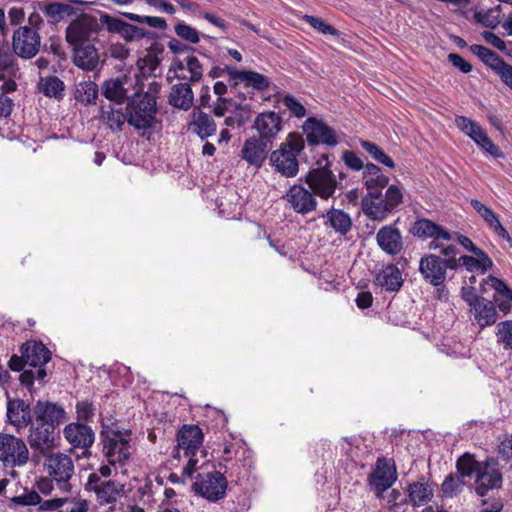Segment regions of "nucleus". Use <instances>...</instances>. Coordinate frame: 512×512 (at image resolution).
I'll list each match as a JSON object with an SVG mask.
<instances>
[{"label": "nucleus", "mask_w": 512, "mask_h": 512, "mask_svg": "<svg viewBox=\"0 0 512 512\" xmlns=\"http://www.w3.org/2000/svg\"><path fill=\"white\" fill-rule=\"evenodd\" d=\"M363 183L369 192L377 193V191L381 190L388 184V177L385 176L381 169L373 164H366L363 171Z\"/></svg>", "instance_id": "33"}, {"label": "nucleus", "mask_w": 512, "mask_h": 512, "mask_svg": "<svg viewBox=\"0 0 512 512\" xmlns=\"http://www.w3.org/2000/svg\"><path fill=\"white\" fill-rule=\"evenodd\" d=\"M485 284L495 290L496 295L494 297H502L506 294L512 297V289L501 279L489 275L485 280Z\"/></svg>", "instance_id": "56"}, {"label": "nucleus", "mask_w": 512, "mask_h": 512, "mask_svg": "<svg viewBox=\"0 0 512 512\" xmlns=\"http://www.w3.org/2000/svg\"><path fill=\"white\" fill-rule=\"evenodd\" d=\"M375 283L387 291L395 292L402 287V274L396 265L389 264L378 272Z\"/></svg>", "instance_id": "31"}, {"label": "nucleus", "mask_w": 512, "mask_h": 512, "mask_svg": "<svg viewBox=\"0 0 512 512\" xmlns=\"http://www.w3.org/2000/svg\"><path fill=\"white\" fill-rule=\"evenodd\" d=\"M88 486L95 492L100 504L114 503L125 493L123 484L112 480L100 481L95 474L89 477Z\"/></svg>", "instance_id": "18"}, {"label": "nucleus", "mask_w": 512, "mask_h": 512, "mask_svg": "<svg viewBox=\"0 0 512 512\" xmlns=\"http://www.w3.org/2000/svg\"><path fill=\"white\" fill-rule=\"evenodd\" d=\"M102 437L103 451L109 465L123 466L131 456V433L110 429L103 432Z\"/></svg>", "instance_id": "7"}, {"label": "nucleus", "mask_w": 512, "mask_h": 512, "mask_svg": "<svg viewBox=\"0 0 512 512\" xmlns=\"http://www.w3.org/2000/svg\"><path fill=\"white\" fill-rule=\"evenodd\" d=\"M322 160L327 161L328 156L323 154L317 164L322 165ZM304 180L313 194L324 200L333 198L337 189L341 188V182L327 165L310 170Z\"/></svg>", "instance_id": "6"}, {"label": "nucleus", "mask_w": 512, "mask_h": 512, "mask_svg": "<svg viewBox=\"0 0 512 512\" xmlns=\"http://www.w3.org/2000/svg\"><path fill=\"white\" fill-rule=\"evenodd\" d=\"M174 30L177 36L187 42L196 44L200 40L198 31L184 22L177 23Z\"/></svg>", "instance_id": "51"}, {"label": "nucleus", "mask_w": 512, "mask_h": 512, "mask_svg": "<svg viewBox=\"0 0 512 512\" xmlns=\"http://www.w3.org/2000/svg\"><path fill=\"white\" fill-rule=\"evenodd\" d=\"M93 405L88 401L78 402L76 405L77 416L81 420H88L93 416Z\"/></svg>", "instance_id": "61"}, {"label": "nucleus", "mask_w": 512, "mask_h": 512, "mask_svg": "<svg viewBox=\"0 0 512 512\" xmlns=\"http://www.w3.org/2000/svg\"><path fill=\"white\" fill-rule=\"evenodd\" d=\"M464 485L465 482L461 476L449 474L441 484L442 496L445 498H453L462 492Z\"/></svg>", "instance_id": "43"}, {"label": "nucleus", "mask_w": 512, "mask_h": 512, "mask_svg": "<svg viewBox=\"0 0 512 512\" xmlns=\"http://www.w3.org/2000/svg\"><path fill=\"white\" fill-rule=\"evenodd\" d=\"M412 233L422 239H431L428 248L439 250L445 257H454L457 253L455 244L451 243L453 235L429 219L417 220L412 227Z\"/></svg>", "instance_id": "3"}, {"label": "nucleus", "mask_w": 512, "mask_h": 512, "mask_svg": "<svg viewBox=\"0 0 512 512\" xmlns=\"http://www.w3.org/2000/svg\"><path fill=\"white\" fill-rule=\"evenodd\" d=\"M253 128L257 131L258 138L270 144L282 130V118L273 111L262 112L255 118Z\"/></svg>", "instance_id": "22"}, {"label": "nucleus", "mask_w": 512, "mask_h": 512, "mask_svg": "<svg viewBox=\"0 0 512 512\" xmlns=\"http://www.w3.org/2000/svg\"><path fill=\"white\" fill-rule=\"evenodd\" d=\"M74 51V63L83 70H94L99 62V54L92 44H85L78 47H72Z\"/></svg>", "instance_id": "32"}, {"label": "nucleus", "mask_w": 512, "mask_h": 512, "mask_svg": "<svg viewBox=\"0 0 512 512\" xmlns=\"http://www.w3.org/2000/svg\"><path fill=\"white\" fill-rule=\"evenodd\" d=\"M0 461L5 467H22L29 461L25 441L17 436L0 433Z\"/></svg>", "instance_id": "8"}, {"label": "nucleus", "mask_w": 512, "mask_h": 512, "mask_svg": "<svg viewBox=\"0 0 512 512\" xmlns=\"http://www.w3.org/2000/svg\"><path fill=\"white\" fill-rule=\"evenodd\" d=\"M216 128V123L209 114L201 110H194L191 113L189 129L202 140L215 134Z\"/></svg>", "instance_id": "28"}, {"label": "nucleus", "mask_w": 512, "mask_h": 512, "mask_svg": "<svg viewBox=\"0 0 512 512\" xmlns=\"http://www.w3.org/2000/svg\"><path fill=\"white\" fill-rule=\"evenodd\" d=\"M63 435L72 447L83 449L82 455L84 456L88 454V449L95 438L91 427L80 423L68 424L63 430Z\"/></svg>", "instance_id": "21"}, {"label": "nucleus", "mask_w": 512, "mask_h": 512, "mask_svg": "<svg viewBox=\"0 0 512 512\" xmlns=\"http://www.w3.org/2000/svg\"><path fill=\"white\" fill-rule=\"evenodd\" d=\"M305 141L300 134L290 133L278 149L270 154V164L276 172L286 178L295 177L299 171L298 155L303 151Z\"/></svg>", "instance_id": "2"}, {"label": "nucleus", "mask_w": 512, "mask_h": 512, "mask_svg": "<svg viewBox=\"0 0 512 512\" xmlns=\"http://www.w3.org/2000/svg\"><path fill=\"white\" fill-rule=\"evenodd\" d=\"M127 122L135 129H148L153 126L157 113L156 99L148 93H135L128 99Z\"/></svg>", "instance_id": "5"}, {"label": "nucleus", "mask_w": 512, "mask_h": 512, "mask_svg": "<svg viewBox=\"0 0 512 512\" xmlns=\"http://www.w3.org/2000/svg\"><path fill=\"white\" fill-rule=\"evenodd\" d=\"M396 480L394 474L388 470H378L375 475L376 486L382 488L383 490L392 486L394 481Z\"/></svg>", "instance_id": "58"}, {"label": "nucleus", "mask_w": 512, "mask_h": 512, "mask_svg": "<svg viewBox=\"0 0 512 512\" xmlns=\"http://www.w3.org/2000/svg\"><path fill=\"white\" fill-rule=\"evenodd\" d=\"M171 106L188 111L194 104V94L188 83L175 84L168 97Z\"/></svg>", "instance_id": "30"}, {"label": "nucleus", "mask_w": 512, "mask_h": 512, "mask_svg": "<svg viewBox=\"0 0 512 512\" xmlns=\"http://www.w3.org/2000/svg\"><path fill=\"white\" fill-rule=\"evenodd\" d=\"M268 150L269 143L257 136H252L243 143L241 158L250 166L260 168L267 158Z\"/></svg>", "instance_id": "24"}, {"label": "nucleus", "mask_w": 512, "mask_h": 512, "mask_svg": "<svg viewBox=\"0 0 512 512\" xmlns=\"http://www.w3.org/2000/svg\"><path fill=\"white\" fill-rule=\"evenodd\" d=\"M364 214L372 220L382 221L392 211L380 193L369 192L362 201Z\"/></svg>", "instance_id": "26"}, {"label": "nucleus", "mask_w": 512, "mask_h": 512, "mask_svg": "<svg viewBox=\"0 0 512 512\" xmlns=\"http://www.w3.org/2000/svg\"><path fill=\"white\" fill-rule=\"evenodd\" d=\"M303 131L311 145L325 144L334 147L338 144L335 130L315 117H309L304 122Z\"/></svg>", "instance_id": "15"}, {"label": "nucleus", "mask_w": 512, "mask_h": 512, "mask_svg": "<svg viewBox=\"0 0 512 512\" xmlns=\"http://www.w3.org/2000/svg\"><path fill=\"white\" fill-rule=\"evenodd\" d=\"M282 103L293 116L297 118H303L306 115L305 107L292 95H285L282 99Z\"/></svg>", "instance_id": "57"}, {"label": "nucleus", "mask_w": 512, "mask_h": 512, "mask_svg": "<svg viewBox=\"0 0 512 512\" xmlns=\"http://www.w3.org/2000/svg\"><path fill=\"white\" fill-rule=\"evenodd\" d=\"M6 416L7 422L14 426L17 431L28 427L32 423L31 408L28 403L22 399H12L8 392Z\"/></svg>", "instance_id": "19"}, {"label": "nucleus", "mask_w": 512, "mask_h": 512, "mask_svg": "<svg viewBox=\"0 0 512 512\" xmlns=\"http://www.w3.org/2000/svg\"><path fill=\"white\" fill-rule=\"evenodd\" d=\"M360 146L365 150L375 161L389 167L394 168V161L376 144L367 141L360 140Z\"/></svg>", "instance_id": "45"}, {"label": "nucleus", "mask_w": 512, "mask_h": 512, "mask_svg": "<svg viewBox=\"0 0 512 512\" xmlns=\"http://www.w3.org/2000/svg\"><path fill=\"white\" fill-rule=\"evenodd\" d=\"M343 160L345 164L352 170L359 171L363 170L366 165H364L363 160L356 155V153L352 151H346L343 154Z\"/></svg>", "instance_id": "59"}, {"label": "nucleus", "mask_w": 512, "mask_h": 512, "mask_svg": "<svg viewBox=\"0 0 512 512\" xmlns=\"http://www.w3.org/2000/svg\"><path fill=\"white\" fill-rule=\"evenodd\" d=\"M150 33L143 28L125 22L120 36L127 42L138 41L149 37Z\"/></svg>", "instance_id": "48"}, {"label": "nucleus", "mask_w": 512, "mask_h": 512, "mask_svg": "<svg viewBox=\"0 0 512 512\" xmlns=\"http://www.w3.org/2000/svg\"><path fill=\"white\" fill-rule=\"evenodd\" d=\"M497 337L506 349H512V321L500 322L497 325Z\"/></svg>", "instance_id": "54"}, {"label": "nucleus", "mask_w": 512, "mask_h": 512, "mask_svg": "<svg viewBox=\"0 0 512 512\" xmlns=\"http://www.w3.org/2000/svg\"><path fill=\"white\" fill-rule=\"evenodd\" d=\"M456 126L470 137L476 145L485 150L494 158H502L503 153L497 145L488 137L484 129L474 120L465 117L457 116L455 118Z\"/></svg>", "instance_id": "12"}, {"label": "nucleus", "mask_w": 512, "mask_h": 512, "mask_svg": "<svg viewBox=\"0 0 512 512\" xmlns=\"http://www.w3.org/2000/svg\"><path fill=\"white\" fill-rule=\"evenodd\" d=\"M474 318L480 327L493 325L497 320V312L493 302L481 299L473 308Z\"/></svg>", "instance_id": "36"}, {"label": "nucleus", "mask_w": 512, "mask_h": 512, "mask_svg": "<svg viewBox=\"0 0 512 512\" xmlns=\"http://www.w3.org/2000/svg\"><path fill=\"white\" fill-rule=\"evenodd\" d=\"M285 197L293 211L298 214L306 215L317 208L318 203L313 192L303 185L295 184L291 186Z\"/></svg>", "instance_id": "16"}, {"label": "nucleus", "mask_w": 512, "mask_h": 512, "mask_svg": "<svg viewBox=\"0 0 512 512\" xmlns=\"http://www.w3.org/2000/svg\"><path fill=\"white\" fill-rule=\"evenodd\" d=\"M470 51L474 55H476L484 64L486 63V61H489V59L495 53L494 51L490 50L489 48H487L483 45H478V44L471 45Z\"/></svg>", "instance_id": "62"}, {"label": "nucleus", "mask_w": 512, "mask_h": 512, "mask_svg": "<svg viewBox=\"0 0 512 512\" xmlns=\"http://www.w3.org/2000/svg\"><path fill=\"white\" fill-rule=\"evenodd\" d=\"M75 99L83 104H92L98 96V86L92 81H83L75 87Z\"/></svg>", "instance_id": "41"}, {"label": "nucleus", "mask_w": 512, "mask_h": 512, "mask_svg": "<svg viewBox=\"0 0 512 512\" xmlns=\"http://www.w3.org/2000/svg\"><path fill=\"white\" fill-rule=\"evenodd\" d=\"M483 466V461H477L474 455L465 453L460 456L456 461V469L463 479L468 477H476L478 472Z\"/></svg>", "instance_id": "40"}, {"label": "nucleus", "mask_w": 512, "mask_h": 512, "mask_svg": "<svg viewBox=\"0 0 512 512\" xmlns=\"http://www.w3.org/2000/svg\"><path fill=\"white\" fill-rule=\"evenodd\" d=\"M203 438V432L197 425H184L178 432V445L174 449L173 457L186 460L183 474L188 477L208 466L206 452L201 449Z\"/></svg>", "instance_id": "1"}, {"label": "nucleus", "mask_w": 512, "mask_h": 512, "mask_svg": "<svg viewBox=\"0 0 512 512\" xmlns=\"http://www.w3.org/2000/svg\"><path fill=\"white\" fill-rule=\"evenodd\" d=\"M503 476L498 462L493 458L483 461V466L474 478V488L477 495L483 497L490 490L500 489Z\"/></svg>", "instance_id": "13"}, {"label": "nucleus", "mask_w": 512, "mask_h": 512, "mask_svg": "<svg viewBox=\"0 0 512 512\" xmlns=\"http://www.w3.org/2000/svg\"><path fill=\"white\" fill-rule=\"evenodd\" d=\"M376 242L390 256L398 255L403 250V237L395 223L381 227L376 234Z\"/></svg>", "instance_id": "20"}, {"label": "nucleus", "mask_w": 512, "mask_h": 512, "mask_svg": "<svg viewBox=\"0 0 512 512\" xmlns=\"http://www.w3.org/2000/svg\"><path fill=\"white\" fill-rule=\"evenodd\" d=\"M100 119L113 132H119L127 121V114L123 113L121 107L111 104L101 108Z\"/></svg>", "instance_id": "35"}, {"label": "nucleus", "mask_w": 512, "mask_h": 512, "mask_svg": "<svg viewBox=\"0 0 512 512\" xmlns=\"http://www.w3.org/2000/svg\"><path fill=\"white\" fill-rule=\"evenodd\" d=\"M45 467L50 476L56 481L60 490L70 492L69 480L74 474V464L70 456L63 453H54L47 457Z\"/></svg>", "instance_id": "11"}, {"label": "nucleus", "mask_w": 512, "mask_h": 512, "mask_svg": "<svg viewBox=\"0 0 512 512\" xmlns=\"http://www.w3.org/2000/svg\"><path fill=\"white\" fill-rule=\"evenodd\" d=\"M471 206L476 210V212L482 217V219L486 222L489 228H493L495 225H498L500 222L498 216L493 212L492 209L482 204L479 200L472 199L470 201Z\"/></svg>", "instance_id": "47"}, {"label": "nucleus", "mask_w": 512, "mask_h": 512, "mask_svg": "<svg viewBox=\"0 0 512 512\" xmlns=\"http://www.w3.org/2000/svg\"><path fill=\"white\" fill-rule=\"evenodd\" d=\"M33 413L35 421L51 425L55 428L66 420L64 408L50 401H37L33 408Z\"/></svg>", "instance_id": "23"}, {"label": "nucleus", "mask_w": 512, "mask_h": 512, "mask_svg": "<svg viewBox=\"0 0 512 512\" xmlns=\"http://www.w3.org/2000/svg\"><path fill=\"white\" fill-rule=\"evenodd\" d=\"M408 501L413 506H423L429 503L434 496V484L421 477L407 487Z\"/></svg>", "instance_id": "25"}, {"label": "nucleus", "mask_w": 512, "mask_h": 512, "mask_svg": "<svg viewBox=\"0 0 512 512\" xmlns=\"http://www.w3.org/2000/svg\"><path fill=\"white\" fill-rule=\"evenodd\" d=\"M101 34V23H98V18L88 13L78 15L65 30L66 41L72 47L96 43Z\"/></svg>", "instance_id": "4"}, {"label": "nucleus", "mask_w": 512, "mask_h": 512, "mask_svg": "<svg viewBox=\"0 0 512 512\" xmlns=\"http://www.w3.org/2000/svg\"><path fill=\"white\" fill-rule=\"evenodd\" d=\"M25 363L31 367H43L51 359L50 351L40 342H27L21 347Z\"/></svg>", "instance_id": "27"}, {"label": "nucleus", "mask_w": 512, "mask_h": 512, "mask_svg": "<svg viewBox=\"0 0 512 512\" xmlns=\"http://www.w3.org/2000/svg\"><path fill=\"white\" fill-rule=\"evenodd\" d=\"M55 427L33 421L30 424L28 442L33 450L42 454L48 453L54 446Z\"/></svg>", "instance_id": "17"}, {"label": "nucleus", "mask_w": 512, "mask_h": 512, "mask_svg": "<svg viewBox=\"0 0 512 512\" xmlns=\"http://www.w3.org/2000/svg\"><path fill=\"white\" fill-rule=\"evenodd\" d=\"M39 7L52 23L62 21L61 2L43 1L39 4Z\"/></svg>", "instance_id": "49"}, {"label": "nucleus", "mask_w": 512, "mask_h": 512, "mask_svg": "<svg viewBox=\"0 0 512 512\" xmlns=\"http://www.w3.org/2000/svg\"><path fill=\"white\" fill-rule=\"evenodd\" d=\"M103 95L117 104H121L126 97V89L121 79H111L103 86Z\"/></svg>", "instance_id": "42"}, {"label": "nucleus", "mask_w": 512, "mask_h": 512, "mask_svg": "<svg viewBox=\"0 0 512 512\" xmlns=\"http://www.w3.org/2000/svg\"><path fill=\"white\" fill-rule=\"evenodd\" d=\"M193 488L196 493L209 501H217L226 494L227 480L219 471H206L198 473Z\"/></svg>", "instance_id": "10"}, {"label": "nucleus", "mask_w": 512, "mask_h": 512, "mask_svg": "<svg viewBox=\"0 0 512 512\" xmlns=\"http://www.w3.org/2000/svg\"><path fill=\"white\" fill-rule=\"evenodd\" d=\"M226 71L231 79L242 82L247 87H253L258 91H264L269 87V80L264 75L254 71H239L235 68L227 67Z\"/></svg>", "instance_id": "29"}, {"label": "nucleus", "mask_w": 512, "mask_h": 512, "mask_svg": "<svg viewBox=\"0 0 512 512\" xmlns=\"http://www.w3.org/2000/svg\"><path fill=\"white\" fill-rule=\"evenodd\" d=\"M323 217L326 218L325 225L341 235L347 234L352 227L351 217L343 210L331 208Z\"/></svg>", "instance_id": "34"}, {"label": "nucleus", "mask_w": 512, "mask_h": 512, "mask_svg": "<svg viewBox=\"0 0 512 512\" xmlns=\"http://www.w3.org/2000/svg\"><path fill=\"white\" fill-rule=\"evenodd\" d=\"M454 257L441 259L435 254L423 256L419 262V272L423 279L434 287L442 286L446 281L447 268L454 267Z\"/></svg>", "instance_id": "9"}, {"label": "nucleus", "mask_w": 512, "mask_h": 512, "mask_svg": "<svg viewBox=\"0 0 512 512\" xmlns=\"http://www.w3.org/2000/svg\"><path fill=\"white\" fill-rule=\"evenodd\" d=\"M176 71L187 70L190 76L179 74L177 77L180 79H189L190 82H198L203 76V68L199 60L195 56H188L185 60H178L174 63Z\"/></svg>", "instance_id": "38"}, {"label": "nucleus", "mask_w": 512, "mask_h": 512, "mask_svg": "<svg viewBox=\"0 0 512 512\" xmlns=\"http://www.w3.org/2000/svg\"><path fill=\"white\" fill-rule=\"evenodd\" d=\"M476 257L463 255L459 258V264L470 272L486 273L493 266L491 258L482 250V255L474 253Z\"/></svg>", "instance_id": "37"}, {"label": "nucleus", "mask_w": 512, "mask_h": 512, "mask_svg": "<svg viewBox=\"0 0 512 512\" xmlns=\"http://www.w3.org/2000/svg\"><path fill=\"white\" fill-rule=\"evenodd\" d=\"M37 87L39 92L46 97L59 100L64 96L65 85L57 76L41 77Z\"/></svg>", "instance_id": "39"}, {"label": "nucleus", "mask_w": 512, "mask_h": 512, "mask_svg": "<svg viewBox=\"0 0 512 512\" xmlns=\"http://www.w3.org/2000/svg\"><path fill=\"white\" fill-rule=\"evenodd\" d=\"M98 23H101L102 30L103 27H105L108 32L120 35L122 28L125 24V21L121 20L120 18L111 16L107 13H101L100 18L98 19Z\"/></svg>", "instance_id": "50"}, {"label": "nucleus", "mask_w": 512, "mask_h": 512, "mask_svg": "<svg viewBox=\"0 0 512 512\" xmlns=\"http://www.w3.org/2000/svg\"><path fill=\"white\" fill-rule=\"evenodd\" d=\"M483 39L493 47L497 48L500 51L506 50V43L498 37L496 34L490 32V31H484L482 33Z\"/></svg>", "instance_id": "63"}, {"label": "nucleus", "mask_w": 512, "mask_h": 512, "mask_svg": "<svg viewBox=\"0 0 512 512\" xmlns=\"http://www.w3.org/2000/svg\"><path fill=\"white\" fill-rule=\"evenodd\" d=\"M12 46L18 56L25 59L33 58L40 49V35L38 31L28 26L19 27L13 33Z\"/></svg>", "instance_id": "14"}, {"label": "nucleus", "mask_w": 512, "mask_h": 512, "mask_svg": "<svg viewBox=\"0 0 512 512\" xmlns=\"http://www.w3.org/2000/svg\"><path fill=\"white\" fill-rule=\"evenodd\" d=\"M361 445L362 440L358 437H345L340 442V447L343 454H345L351 461L354 462L360 460L361 455L364 453Z\"/></svg>", "instance_id": "44"}, {"label": "nucleus", "mask_w": 512, "mask_h": 512, "mask_svg": "<svg viewBox=\"0 0 512 512\" xmlns=\"http://www.w3.org/2000/svg\"><path fill=\"white\" fill-rule=\"evenodd\" d=\"M448 59L452 65L458 68L461 72L469 73L472 71V65L468 63L461 55L450 53L448 55Z\"/></svg>", "instance_id": "60"}, {"label": "nucleus", "mask_w": 512, "mask_h": 512, "mask_svg": "<svg viewBox=\"0 0 512 512\" xmlns=\"http://www.w3.org/2000/svg\"><path fill=\"white\" fill-rule=\"evenodd\" d=\"M304 20L306 23H308L311 27L315 28L319 32L325 35H332L337 36L339 34L338 30L334 28L332 25L326 23L320 18L305 15Z\"/></svg>", "instance_id": "53"}, {"label": "nucleus", "mask_w": 512, "mask_h": 512, "mask_svg": "<svg viewBox=\"0 0 512 512\" xmlns=\"http://www.w3.org/2000/svg\"><path fill=\"white\" fill-rule=\"evenodd\" d=\"M14 62L15 58L11 53L0 51V79L15 75L17 69Z\"/></svg>", "instance_id": "52"}, {"label": "nucleus", "mask_w": 512, "mask_h": 512, "mask_svg": "<svg viewBox=\"0 0 512 512\" xmlns=\"http://www.w3.org/2000/svg\"><path fill=\"white\" fill-rule=\"evenodd\" d=\"M383 198L393 211L402 202V189L397 185H390Z\"/></svg>", "instance_id": "55"}, {"label": "nucleus", "mask_w": 512, "mask_h": 512, "mask_svg": "<svg viewBox=\"0 0 512 512\" xmlns=\"http://www.w3.org/2000/svg\"><path fill=\"white\" fill-rule=\"evenodd\" d=\"M498 453L503 459L509 460L512 457V438L505 437L498 446Z\"/></svg>", "instance_id": "64"}, {"label": "nucleus", "mask_w": 512, "mask_h": 512, "mask_svg": "<svg viewBox=\"0 0 512 512\" xmlns=\"http://www.w3.org/2000/svg\"><path fill=\"white\" fill-rule=\"evenodd\" d=\"M124 17L129 19L130 21L137 22V23H145L150 27L157 28L160 30H165L167 28L166 20L162 17L157 16H141L135 13L131 12H124L122 13Z\"/></svg>", "instance_id": "46"}]
</instances>
